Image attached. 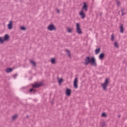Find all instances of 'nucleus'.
<instances>
[{"instance_id":"9d476101","label":"nucleus","mask_w":127,"mask_h":127,"mask_svg":"<svg viewBox=\"0 0 127 127\" xmlns=\"http://www.w3.org/2000/svg\"><path fill=\"white\" fill-rule=\"evenodd\" d=\"M65 95L68 97H70V96H71V89L66 88L65 90Z\"/></svg>"},{"instance_id":"f8f14e48","label":"nucleus","mask_w":127,"mask_h":127,"mask_svg":"<svg viewBox=\"0 0 127 127\" xmlns=\"http://www.w3.org/2000/svg\"><path fill=\"white\" fill-rule=\"evenodd\" d=\"M121 33H124V25L121 24L120 26Z\"/></svg>"},{"instance_id":"dca6fc26","label":"nucleus","mask_w":127,"mask_h":127,"mask_svg":"<svg viewBox=\"0 0 127 127\" xmlns=\"http://www.w3.org/2000/svg\"><path fill=\"white\" fill-rule=\"evenodd\" d=\"M51 63L52 64H55V63H56V60L54 58H52L51 60Z\"/></svg>"},{"instance_id":"bb28decb","label":"nucleus","mask_w":127,"mask_h":127,"mask_svg":"<svg viewBox=\"0 0 127 127\" xmlns=\"http://www.w3.org/2000/svg\"><path fill=\"white\" fill-rule=\"evenodd\" d=\"M102 127H106V124L103 123V124H102Z\"/></svg>"},{"instance_id":"20e7f679","label":"nucleus","mask_w":127,"mask_h":127,"mask_svg":"<svg viewBox=\"0 0 127 127\" xmlns=\"http://www.w3.org/2000/svg\"><path fill=\"white\" fill-rule=\"evenodd\" d=\"M9 39V35L6 34L3 37H0V43L3 44L5 41H7Z\"/></svg>"},{"instance_id":"1a4fd4ad","label":"nucleus","mask_w":127,"mask_h":127,"mask_svg":"<svg viewBox=\"0 0 127 127\" xmlns=\"http://www.w3.org/2000/svg\"><path fill=\"white\" fill-rule=\"evenodd\" d=\"M73 87L75 89H78V78L76 77L73 80Z\"/></svg>"},{"instance_id":"6e6552de","label":"nucleus","mask_w":127,"mask_h":127,"mask_svg":"<svg viewBox=\"0 0 127 127\" xmlns=\"http://www.w3.org/2000/svg\"><path fill=\"white\" fill-rule=\"evenodd\" d=\"M43 85L42 82H36V83L32 84L33 88H39V87H41Z\"/></svg>"},{"instance_id":"7ed1b4c3","label":"nucleus","mask_w":127,"mask_h":127,"mask_svg":"<svg viewBox=\"0 0 127 127\" xmlns=\"http://www.w3.org/2000/svg\"><path fill=\"white\" fill-rule=\"evenodd\" d=\"M110 84V79L109 78H106L104 82L101 84V86L102 88V89L105 92L108 91V86Z\"/></svg>"},{"instance_id":"aec40b11","label":"nucleus","mask_w":127,"mask_h":127,"mask_svg":"<svg viewBox=\"0 0 127 127\" xmlns=\"http://www.w3.org/2000/svg\"><path fill=\"white\" fill-rule=\"evenodd\" d=\"M20 30H22L23 31H24L26 30V28L24 26H21L20 27Z\"/></svg>"},{"instance_id":"c756f323","label":"nucleus","mask_w":127,"mask_h":127,"mask_svg":"<svg viewBox=\"0 0 127 127\" xmlns=\"http://www.w3.org/2000/svg\"><path fill=\"white\" fill-rule=\"evenodd\" d=\"M16 76H17V74H15L14 75V78H15L16 77Z\"/></svg>"},{"instance_id":"39448f33","label":"nucleus","mask_w":127,"mask_h":127,"mask_svg":"<svg viewBox=\"0 0 127 127\" xmlns=\"http://www.w3.org/2000/svg\"><path fill=\"white\" fill-rule=\"evenodd\" d=\"M76 31L78 34H82V33H83L82 29H81V26L78 23H76Z\"/></svg>"},{"instance_id":"9b49d317","label":"nucleus","mask_w":127,"mask_h":127,"mask_svg":"<svg viewBox=\"0 0 127 127\" xmlns=\"http://www.w3.org/2000/svg\"><path fill=\"white\" fill-rule=\"evenodd\" d=\"M73 31V29L70 27H68L66 28V32L68 33H71Z\"/></svg>"},{"instance_id":"f3484780","label":"nucleus","mask_w":127,"mask_h":127,"mask_svg":"<svg viewBox=\"0 0 127 127\" xmlns=\"http://www.w3.org/2000/svg\"><path fill=\"white\" fill-rule=\"evenodd\" d=\"M16 119H17V115L15 114L12 116V121H15V120H16Z\"/></svg>"},{"instance_id":"5701e85b","label":"nucleus","mask_w":127,"mask_h":127,"mask_svg":"<svg viewBox=\"0 0 127 127\" xmlns=\"http://www.w3.org/2000/svg\"><path fill=\"white\" fill-rule=\"evenodd\" d=\"M101 117H102V118H106V117H107V114H106L105 113H103L101 114Z\"/></svg>"},{"instance_id":"4be33fe9","label":"nucleus","mask_w":127,"mask_h":127,"mask_svg":"<svg viewBox=\"0 0 127 127\" xmlns=\"http://www.w3.org/2000/svg\"><path fill=\"white\" fill-rule=\"evenodd\" d=\"M30 63L32 65H33V66H36V64H35V62H34V61H30Z\"/></svg>"},{"instance_id":"4468645a","label":"nucleus","mask_w":127,"mask_h":127,"mask_svg":"<svg viewBox=\"0 0 127 127\" xmlns=\"http://www.w3.org/2000/svg\"><path fill=\"white\" fill-rule=\"evenodd\" d=\"M104 57H105V54H101L99 56V58L100 60H103V59H104Z\"/></svg>"},{"instance_id":"393cba45","label":"nucleus","mask_w":127,"mask_h":127,"mask_svg":"<svg viewBox=\"0 0 127 127\" xmlns=\"http://www.w3.org/2000/svg\"><path fill=\"white\" fill-rule=\"evenodd\" d=\"M116 3H117V5H118V6H119L120 4H121V3L120 2V1L117 0L116 1Z\"/></svg>"},{"instance_id":"b1692460","label":"nucleus","mask_w":127,"mask_h":127,"mask_svg":"<svg viewBox=\"0 0 127 127\" xmlns=\"http://www.w3.org/2000/svg\"><path fill=\"white\" fill-rule=\"evenodd\" d=\"M111 40L112 41H114V40H115V36H114V34L111 35Z\"/></svg>"},{"instance_id":"a878e982","label":"nucleus","mask_w":127,"mask_h":127,"mask_svg":"<svg viewBox=\"0 0 127 127\" xmlns=\"http://www.w3.org/2000/svg\"><path fill=\"white\" fill-rule=\"evenodd\" d=\"M30 92H35V89H30Z\"/></svg>"},{"instance_id":"6ab92c4d","label":"nucleus","mask_w":127,"mask_h":127,"mask_svg":"<svg viewBox=\"0 0 127 127\" xmlns=\"http://www.w3.org/2000/svg\"><path fill=\"white\" fill-rule=\"evenodd\" d=\"M65 52L67 55V56H68V57H71V54L70 53V51L68 50H65Z\"/></svg>"},{"instance_id":"ddd939ff","label":"nucleus","mask_w":127,"mask_h":127,"mask_svg":"<svg viewBox=\"0 0 127 127\" xmlns=\"http://www.w3.org/2000/svg\"><path fill=\"white\" fill-rule=\"evenodd\" d=\"M13 69L11 68H7L5 71L6 73H10V72L12 71Z\"/></svg>"},{"instance_id":"cd10ccee","label":"nucleus","mask_w":127,"mask_h":127,"mask_svg":"<svg viewBox=\"0 0 127 127\" xmlns=\"http://www.w3.org/2000/svg\"><path fill=\"white\" fill-rule=\"evenodd\" d=\"M57 12H58V13H59L60 12V10H59V9H57Z\"/></svg>"},{"instance_id":"412c9836","label":"nucleus","mask_w":127,"mask_h":127,"mask_svg":"<svg viewBox=\"0 0 127 127\" xmlns=\"http://www.w3.org/2000/svg\"><path fill=\"white\" fill-rule=\"evenodd\" d=\"M100 51H101V49H100V48L97 49L96 50H95V54H99Z\"/></svg>"},{"instance_id":"423d86ee","label":"nucleus","mask_w":127,"mask_h":127,"mask_svg":"<svg viewBox=\"0 0 127 127\" xmlns=\"http://www.w3.org/2000/svg\"><path fill=\"white\" fill-rule=\"evenodd\" d=\"M47 29L49 31H53V30H56V27L53 24H50L48 26Z\"/></svg>"},{"instance_id":"a211bd4d","label":"nucleus","mask_w":127,"mask_h":127,"mask_svg":"<svg viewBox=\"0 0 127 127\" xmlns=\"http://www.w3.org/2000/svg\"><path fill=\"white\" fill-rule=\"evenodd\" d=\"M114 45L115 48H119V43H118V42H114Z\"/></svg>"},{"instance_id":"f03ea898","label":"nucleus","mask_w":127,"mask_h":127,"mask_svg":"<svg viewBox=\"0 0 127 127\" xmlns=\"http://www.w3.org/2000/svg\"><path fill=\"white\" fill-rule=\"evenodd\" d=\"M88 11V5L86 2H83V5L82 6L80 11L79 12V14L82 19H84L86 17V14L85 12Z\"/></svg>"},{"instance_id":"c85d7f7f","label":"nucleus","mask_w":127,"mask_h":127,"mask_svg":"<svg viewBox=\"0 0 127 127\" xmlns=\"http://www.w3.org/2000/svg\"><path fill=\"white\" fill-rule=\"evenodd\" d=\"M122 15H124L125 13H124V12L123 11V10H122Z\"/></svg>"},{"instance_id":"0eeeda50","label":"nucleus","mask_w":127,"mask_h":127,"mask_svg":"<svg viewBox=\"0 0 127 127\" xmlns=\"http://www.w3.org/2000/svg\"><path fill=\"white\" fill-rule=\"evenodd\" d=\"M13 22L12 21H9V23L7 25V28L9 29V30H11V29H12V28L13 27Z\"/></svg>"},{"instance_id":"f257e3e1","label":"nucleus","mask_w":127,"mask_h":127,"mask_svg":"<svg viewBox=\"0 0 127 127\" xmlns=\"http://www.w3.org/2000/svg\"><path fill=\"white\" fill-rule=\"evenodd\" d=\"M84 61V65H88V64H91L92 66H94V67H96V66H97L96 60L94 57L90 58V57H87L85 59Z\"/></svg>"},{"instance_id":"2eb2a0df","label":"nucleus","mask_w":127,"mask_h":127,"mask_svg":"<svg viewBox=\"0 0 127 127\" xmlns=\"http://www.w3.org/2000/svg\"><path fill=\"white\" fill-rule=\"evenodd\" d=\"M58 83H59L60 86H61V84H62V82H63V79L58 78Z\"/></svg>"}]
</instances>
